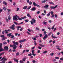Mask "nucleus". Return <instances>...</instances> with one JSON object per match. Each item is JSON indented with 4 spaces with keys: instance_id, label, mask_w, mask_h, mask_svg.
Instances as JSON below:
<instances>
[{
    "instance_id": "4be33fe9",
    "label": "nucleus",
    "mask_w": 63,
    "mask_h": 63,
    "mask_svg": "<svg viewBox=\"0 0 63 63\" xmlns=\"http://www.w3.org/2000/svg\"><path fill=\"white\" fill-rule=\"evenodd\" d=\"M6 20V22H8L9 21V20H8V18H7L6 17L5 18Z\"/></svg>"
},
{
    "instance_id": "0eeeda50",
    "label": "nucleus",
    "mask_w": 63,
    "mask_h": 63,
    "mask_svg": "<svg viewBox=\"0 0 63 63\" xmlns=\"http://www.w3.org/2000/svg\"><path fill=\"white\" fill-rule=\"evenodd\" d=\"M4 49L6 51H8L9 50V47L8 46H5L4 47Z\"/></svg>"
},
{
    "instance_id": "9d476101",
    "label": "nucleus",
    "mask_w": 63,
    "mask_h": 63,
    "mask_svg": "<svg viewBox=\"0 0 63 63\" xmlns=\"http://www.w3.org/2000/svg\"><path fill=\"white\" fill-rule=\"evenodd\" d=\"M48 36L47 35V34H46L45 35V36L43 38V40H45L46 39V38H47Z\"/></svg>"
},
{
    "instance_id": "bb28decb",
    "label": "nucleus",
    "mask_w": 63,
    "mask_h": 63,
    "mask_svg": "<svg viewBox=\"0 0 63 63\" xmlns=\"http://www.w3.org/2000/svg\"><path fill=\"white\" fill-rule=\"evenodd\" d=\"M19 53L18 52H17V53H16V56H18L19 55Z\"/></svg>"
},
{
    "instance_id": "37998d69",
    "label": "nucleus",
    "mask_w": 63,
    "mask_h": 63,
    "mask_svg": "<svg viewBox=\"0 0 63 63\" xmlns=\"http://www.w3.org/2000/svg\"><path fill=\"white\" fill-rule=\"evenodd\" d=\"M19 47H20V48H21V47H22V45H21V44H20Z\"/></svg>"
},
{
    "instance_id": "ea45409f",
    "label": "nucleus",
    "mask_w": 63,
    "mask_h": 63,
    "mask_svg": "<svg viewBox=\"0 0 63 63\" xmlns=\"http://www.w3.org/2000/svg\"><path fill=\"white\" fill-rule=\"evenodd\" d=\"M55 26V25H54V26H53L52 27V28H51L52 30H53V29H54V26Z\"/></svg>"
},
{
    "instance_id": "69168bd1",
    "label": "nucleus",
    "mask_w": 63,
    "mask_h": 63,
    "mask_svg": "<svg viewBox=\"0 0 63 63\" xmlns=\"http://www.w3.org/2000/svg\"><path fill=\"white\" fill-rule=\"evenodd\" d=\"M8 1L9 2H10L11 3H12V0H8Z\"/></svg>"
},
{
    "instance_id": "6e6552de",
    "label": "nucleus",
    "mask_w": 63,
    "mask_h": 63,
    "mask_svg": "<svg viewBox=\"0 0 63 63\" xmlns=\"http://www.w3.org/2000/svg\"><path fill=\"white\" fill-rule=\"evenodd\" d=\"M54 35V34H52L51 37L52 38H53V39H57V38H58L57 37L54 36H53Z\"/></svg>"
},
{
    "instance_id": "a211bd4d",
    "label": "nucleus",
    "mask_w": 63,
    "mask_h": 63,
    "mask_svg": "<svg viewBox=\"0 0 63 63\" xmlns=\"http://www.w3.org/2000/svg\"><path fill=\"white\" fill-rule=\"evenodd\" d=\"M50 14H51V12H49V13L47 15V16H50Z\"/></svg>"
},
{
    "instance_id": "f3484780",
    "label": "nucleus",
    "mask_w": 63,
    "mask_h": 63,
    "mask_svg": "<svg viewBox=\"0 0 63 63\" xmlns=\"http://www.w3.org/2000/svg\"><path fill=\"white\" fill-rule=\"evenodd\" d=\"M3 4H5V5H6V6H7V3L6 1H4L3 2Z\"/></svg>"
},
{
    "instance_id": "c85d7f7f",
    "label": "nucleus",
    "mask_w": 63,
    "mask_h": 63,
    "mask_svg": "<svg viewBox=\"0 0 63 63\" xmlns=\"http://www.w3.org/2000/svg\"><path fill=\"white\" fill-rule=\"evenodd\" d=\"M43 23H44V24L46 25V24H47V22H46L44 21L43 22Z\"/></svg>"
},
{
    "instance_id": "b1692460",
    "label": "nucleus",
    "mask_w": 63,
    "mask_h": 63,
    "mask_svg": "<svg viewBox=\"0 0 63 63\" xmlns=\"http://www.w3.org/2000/svg\"><path fill=\"white\" fill-rule=\"evenodd\" d=\"M3 54H4V52H3L2 53H0V56H2Z\"/></svg>"
},
{
    "instance_id": "13d9d810",
    "label": "nucleus",
    "mask_w": 63,
    "mask_h": 63,
    "mask_svg": "<svg viewBox=\"0 0 63 63\" xmlns=\"http://www.w3.org/2000/svg\"><path fill=\"white\" fill-rule=\"evenodd\" d=\"M53 11H51V15H53Z\"/></svg>"
},
{
    "instance_id": "603ef678",
    "label": "nucleus",
    "mask_w": 63,
    "mask_h": 63,
    "mask_svg": "<svg viewBox=\"0 0 63 63\" xmlns=\"http://www.w3.org/2000/svg\"><path fill=\"white\" fill-rule=\"evenodd\" d=\"M37 14H39L40 13V12L39 11H38L37 12Z\"/></svg>"
},
{
    "instance_id": "864d4df0",
    "label": "nucleus",
    "mask_w": 63,
    "mask_h": 63,
    "mask_svg": "<svg viewBox=\"0 0 63 63\" xmlns=\"http://www.w3.org/2000/svg\"><path fill=\"white\" fill-rule=\"evenodd\" d=\"M22 30H23V28H21V29H20V31H22Z\"/></svg>"
},
{
    "instance_id": "79ce46f5",
    "label": "nucleus",
    "mask_w": 63,
    "mask_h": 63,
    "mask_svg": "<svg viewBox=\"0 0 63 63\" xmlns=\"http://www.w3.org/2000/svg\"><path fill=\"white\" fill-rule=\"evenodd\" d=\"M34 50H32V54H33V53H34Z\"/></svg>"
},
{
    "instance_id": "1a4fd4ad",
    "label": "nucleus",
    "mask_w": 63,
    "mask_h": 63,
    "mask_svg": "<svg viewBox=\"0 0 63 63\" xmlns=\"http://www.w3.org/2000/svg\"><path fill=\"white\" fill-rule=\"evenodd\" d=\"M31 11H35V10H36V8L35 7H33L31 9Z\"/></svg>"
},
{
    "instance_id": "a19ab883",
    "label": "nucleus",
    "mask_w": 63,
    "mask_h": 63,
    "mask_svg": "<svg viewBox=\"0 0 63 63\" xmlns=\"http://www.w3.org/2000/svg\"><path fill=\"white\" fill-rule=\"evenodd\" d=\"M10 47H14V45H10Z\"/></svg>"
},
{
    "instance_id": "052dcab7",
    "label": "nucleus",
    "mask_w": 63,
    "mask_h": 63,
    "mask_svg": "<svg viewBox=\"0 0 63 63\" xmlns=\"http://www.w3.org/2000/svg\"><path fill=\"white\" fill-rule=\"evenodd\" d=\"M54 16L55 17H57V15L55 14V15Z\"/></svg>"
},
{
    "instance_id": "412c9836",
    "label": "nucleus",
    "mask_w": 63,
    "mask_h": 63,
    "mask_svg": "<svg viewBox=\"0 0 63 63\" xmlns=\"http://www.w3.org/2000/svg\"><path fill=\"white\" fill-rule=\"evenodd\" d=\"M4 31H9V32H10V31H11L10 29H8V30H4Z\"/></svg>"
},
{
    "instance_id": "c03bdc74",
    "label": "nucleus",
    "mask_w": 63,
    "mask_h": 63,
    "mask_svg": "<svg viewBox=\"0 0 63 63\" xmlns=\"http://www.w3.org/2000/svg\"><path fill=\"white\" fill-rule=\"evenodd\" d=\"M32 54L31 53H30L29 54H28V55L29 56H31V55H32Z\"/></svg>"
},
{
    "instance_id": "3c124183",
    "label": "nucleus",
    "mask_w": 63,
    "mask_h": 63,
    "mask_svg": "<svg viewBox=\"0 0 63 63\" xmlns=\"http://www.w3.org/2000/svg\"><path fill=\"white\" fill-rule=\"evenodd\" d=\"M0 13L2 12V11H3V10H2V9H0Z\"/></svg>"
},
{
    "instance_id": "ddd939ff",
    "label": "nucleus",
    "mask_w": 63,
    "mask_h": 63,
    "mask_svg": "<svg viewBox=\"0 0 63 63\" xmlns=\"http://www.w3.org/2000/svg\"><path fill=\"white\" fill-rule=\"evenodd\" d=\"M27 16L28 17H29L31 19H32V17L31 16H30V15L29 14H27Z\"/></svg>"
},
{
    "instance_id": "a878e982",
    "label": "nucleus",
    "mask_w": 63,
    "mask_h": 63,
    "mask_svg": "<svg viewBox=\"0 0 63 63\" xmlns=\"http://www.w3.org/2000/svg\"><path fill=\"white\" fill-rule=\"evenodd\" d=\"M47 51H45L43 52V53H44V54H45V53H47Z\"/></svg>"
},
{
    "instance_id": "5fc2aeb1",
    "label": "nucleus",
    "mask_w": 63,
    "mask_h": 63,
    "mask_svg": "<svg viewBox=\"0 0 63 63\" xmlns=\"http://www.w3.org/2000/svg\"><path fill=\"white\" fill-rule=\"evenodd\" d=\"M1 37H2V38H4V37H5V36H4V35H1Z\"/></svg>"
},
{
    "instance_id": "9b49d317",
    "label": "nucleus",
    "mask_w": 63,
    "mask_h": 63,
    "mask_svg": "<svg viewBox=\"0 0 63 63\" xmlns=\"http://www.w3.org/2000/svg\"><path fill=\"white\" fill-rule=\"evenodd\" d=\"M26 40V39H24V40L19 41V43H22V42H24V41H25Z\"/></svg>"
},
{
    "instance_id": "f03ea898",
    "label": "nucleus",
    "mask_w": 63,
    "mask_h": 63,
    "mask_svg": "<svg viewBox=\"0 0 63 63\" xmlns=\"http://www.w3.org/2000/svg\"><path fill=\"white\" fill-rule=\"evenodd\" d=\"M12 34V33L7 34V36H8V37H11V39H13V38L15 37V36H14V35L11 34Z\"/></svg>"
},
{
    "instance_id": "c756f323",
    "label": "nucleus",
    "mask_w": 63,
    "mask_h": 63,
    "mask_svg": "<svg viewBox=\"0 0 63 63\" xmlns=\"http://www.w3.org/2000/svg\"><path fill=\"white\" fill-rule=\"evenodd\" d=\"M3 9L4 11H6V10H7V8L5 7H3Z\"/></svg>"
},
{
    "instance_id": "f704fd0d",
    "label": "nucleus",
    "mask_w": 63,
    "mask_h": 63,
    "mask_svg": "<svg viewBox=\"0 0 63 63\" xmlns=\"http://www.w3.org/2000/svg\"><path fill=\"white\" fill-rule=\"evenodd\" d=\"M36 30H40V29L38 27H36L35 28Z\"/></svg>"
},
{
    "instance_id": "338daca9",
    "label": "nucleus",
    "mask_w": 63,
    "mask_h": 63,
    "mask_svg": "<svg viewBox=\"0 0 63 63\" xmlns=\"http://www.w3.org/2000/svg\"><path fill=\"white\" fill-rule=\"evenodd\" d=\"M4 61H7V59L6 58H4Z\"/></svg>"
},
{
    "instance_id": "f257e3e1",
    "label": "nucleus",
    "mask_w": 63,
    "mask_h": 63,
    "mask_svg": "<svg viewBox=\"0 0 63 63\" xmlns=\"http://www.w3.org/2000/svg\"><path fill=\"white\" fill-rule=\"evenodd\" d=\"M12 42L14 44V47H13V49H16L17 47L16 46H17L18 45V43L17 42H16L14 41H13Z\"/></svg>"
},
{
    "instance_id": "c9c22d12",
    "label": "nucleus",
    "mask_w": 63,
    "mask_h": 63,
    "mask_svg": "<svg viewBox=\"0 0 63 63\" xmlns=\"http://www.w3.org/2000/svg\"><path fill=\"white\" fill-rule=\"evenodd\" d=\"M32 2L31 1H30V2H29V4L30 5H32Z\"/></svg>"
},
{
    "instance_id": "49530a36",
    "label": "nucleus",
    "mask_w": 63,
    "mask_h": 63,
    "mask_svg": "<svg viewBox=\"0 0 63 63\" xmlns=\"http://www.w3.org/2000/svg\"><path fill=\"white\" fill-rule=\"evenodd\" d=\"M32 55H33V56H36V55L34 53H33V54H32Z\"/></svg>"
},
{
    "instance_id": "f8f14e48",
    "label": "nucleus",
    "mask_w": 63,
    "mask_h": 63,
    "mask_svg": "<svg viewBox=\"0 0 63 63\" xmlns=\"http://www.w3.org/2000/svg\"><path fill=\"white\" fill-rule=\"evenodd\" d=\"M21 27V26H18L16 27V28H17V31H18L19 30V29Z\"/></svg>"
},
{
    "instance_id": "4d7b16f0",
    "label": "nucleus",
    "mask_w": 63,
    "mask_h": 63,
    "mask_svg": "<svg viewBox=\"0 0 63 63\" xmlns=\"http://www.w3.org/2000/svg\"><path fill=\"white\" fill-rule=\"evenodd\" d=\"M54 15H53L52 16H51V17H54Z\"/></svg>"
},
{
    "instance_id": "2eb2a0df",
    "label": "nucleus",
    "mask_w": 63,
    "mask_h": 63,
    "mask_svg": "<svg viewBox=\"0 0 63 63\" xmlns=\"http://www.w3.org/2000/svg\"><path fill=\"white\" fill-rule=\"evenodd\" d=\"M14 61H16L17 63H18V60L16 59H14Z\"/></svg>"
},
{
    "instance_id": "39448f33",
    "label": "nucleus",
    "mask_w": 63,
    "mask_h": 63,
    "mask_svg": "<svg viewBox=\"0 0 63 63\" xmlns=\"http://www.w3.org/2000/svg\"><path fill=\"white\" fill-rule=\"evenodd\" d=\"M17 15H16V16H14L13 18V20H15L16 21H17L18 20V19H17V18L16 17H17Z\"/></svg>"
},
{
    "instance_id": "0e129e2a",
    "label": "nucleus",
    "mask_w": 63,
    "mask_h": 63,
    "mask_svg": "<svg viewBox=\"0 0 63 63\" xmlns=\"http://www.w3.org/2000/svg\"><path fill=\"white\" fill-rule=\"evenodd\" d=\"M32 62H33V63H36V61L35 60H32Z\"/></svg>"
},
{
    "instance_id": "a18cd8bd",
    "label": "nucleus",
    "mask_w": 63,
    "mask_h": 63,
    "mask_svg": "<svg viewBox=\"0 0 63 63\" xmlns=\"http://www.w3.org/2000/svg\"><path fill=\"white\" fill-rule=\"evenodd\" d=\"M55 59H59V58L58 57H55Z\"/></svg>"
},
{
    "instance_id": "393cba45",
    "label": "nucleus",
    "mask_w": 63,
    "mask_h": 63,
    "mask_svg": "<svg viewBox=\"0 0 63 63\" xmlns=\"http://www.w3.org/2000/svg\"><path fill=\"white\" fill-rule=\"evenodd\" d=\"M36 3H35V2H33V5L34 6H36Z\"/></svg>"
},
{
    "instance_id": "de8ad7c7",
    "label": "nucleus",
    "mask_w": 63,
    "mask_h": 63,
    "mask_svg": "<svg viewBox=\"0 0 63 63\" xmlns=\"http://www.w3.org/2000/svg\"><path fill=\"white\" fill-rule=\"evenodd\" d=\"M7 11L8 12H10L11 11V9H7Z\"/></svg>"
},
{
    "instance_id": "6ab92c4d",
    "label": "nucleus",
    "mask_w": 63,
    "mask_h": 63,
    "mask_svg": "<svg viewBox=\"0 0 63 63\" xmlns=\"http://www.w3.org/2000/svg\"><path fill=\"white\" fill-rule=\"evenodd\" d=\"M27 6H24V7H23V9L24 10H26V9H27Z\"/></svg>"
},
{
    "instance_id": "e433bc0d",
    "label": "nucleus",
    "mask_w": 63,
    "mask_h": 63,
    "mask_svg": "<svg viewBox=\"0 0 63 63\" xmlns=\"http://www.w3.org/2000/svg\"><path fill=\"white\" fill-rule=\"evenodd\" d=\"M14 23H15V24L16 25H17L18 24V23H17L16 22H14Z\"/></svg>"
},
{
    "instance_id": "bf43d9fd",
    "label": "nucleus",
    "mask_w": 63,
    "mask_h": 63,
    "mask_svg": "<svg viewBox=\"0 0 63 63\" xmlns=\"http://www.w3.org/2000/svg\"><path fill=\"white\" fill-rule=\"evenodd\" d=\"M19 8H17V10H16V11H19Z\"/></svg>"
},
{
    "instance_id": "aec40b11",
    "label": "nucleus",
    "mask_w": 63,
    "mask_h": 63,
    "mask_svg": "<svg viewBox=\"0 0 63 63\" xmlns=\"http://www.w3.org/2000/svg\"><path fill=\"white\" fill-rule=\"evenodd\" d=\"M49 4H52V5H54V3L52 2H49Z\"/></svg>"
},
{
    "instance_id": "5701e85b",
    "label": "nucleus",
    "mask_w": 63,
    "mask_h": 63,
    "mask_svg": "<svg viewBox=\"0 0 63 63\" xmlns=\"http://www.w3.org/2000/svg\"><path fill=\"white\" fill-rule=\"evenodd\" d=\"M10 29H12V30H13L15 29V28L14 27H10Z\"/></svg>"
},
{
    "instance_id": "423d86ee",
    "label": "nucleus",
    "mask_w": 63,
    "mask_h": 63,
    "mask_svg": "<svg viewBox=\"0 0 63 63\" xmlns=\"http://www.w3.org/2000/svg\"><path fill=\"white\" fill-rule=\"evenodd\" d=\"M58 5H56L54 6H51L50 7V8L51 9H55V8H56L57 7Z\"/></svg>"
},
{
    "instance_id": "72a5a7b5",
    "label": "nucleus",
    "mask_w": 63,
    "mask_h": 63,
    "mask_svg": "<svg viewBox=\"0 0 63 63\" xmlns=\"http://www.w3.org/2000/svg\"><path fill=\"white\" fill-rule=\"evenodd\" d=\"M3 45H6L7 44V42H4L3 43Z\"/></svg>"
},
{
    "instance_id": "09e8293b",
    "label": "nucleus",
    "mask_w": 63,
    "mask_h": 63,
    "mask_svg": "<svg viewBox=\"0 0 63 63\" xmlns=\"http://www.w3.org/2000/svg\"><path fill=\"white\" fill-rule=\"evenodd\" d=\"M38 48L39 49H42V47H38Z\"/></svg>"
},
{
    "instance_id": "cd10ccee",
    "label": "nucleus",
    "mask_w": 63,
    "mask_h": 63,
    "mask_svg": "<svg viewBox=\"0 0 63 63\" xmlns=\"http://www.w3.org/2000/svg\"><path fill=\"white\" fill-rule=\"evenodd\" d=\"M46 0H44L42 1V3L43 4L44 3H46Z\"/></svg>"
},
{
    "instance_id": "7c9ffc66",
    "label": "nucleus",
    "mask_w": 63,
    "mask_h": 63,
    "mask_svg": "<svg viewBox=\"0 0 63 63\" xmlns=\"http://www.w3.org/2000/svg\"><path fill=\"white\" fill-rule=\"evenodd\" d=\"M32 39H33V40L34 41H36L37 40V39H36V38H35L34 37H32Z\"/></svg>"
},
{
    "instance_id": "7ed1b4c3",
    "label": "nucleus",
    "mask_w": 63,
    "mask_h": 63,
    "mask_svg": "<svg viewBox=\"0 0 63 63\" xmlns=\"http://www.w3.org/2000/svg\"><path fill=\"white\" fill-rule=\"evenodd\" d=\"M36 21V20H35L34 18H33L32 20L31 21H30V22H31V24H32V25H33V24L34 23H35Z\"/></svg>"
},
{
    "instance_id": "20e7f679",
    "label": "nucleus",
    "mask_w": 63,
    "mask_h": 63,
    "mask_svg": "<svg viewBox=\"0 0 63 63\" xmlns=\"http://www.w3.org/2000/svg\"><path fill=\"white\" fill-rule=\"evenodd\" d=\"M2 46H3V45H2V43H0V49L1 51H4V49L2 48Z\"/></svg>"
},
{
    "instance_id": "58836bf2",
    "label": "nucleus",
    "mask_w": 63,
    "mask_h": 63,
    "mask_svg": "<svg viewBox=\"0 0 63 63\" xmlns=\"http://www.w3.org/2000/svg\"><path fill=\"white\" fill-rule=\"evenodd\" d=\"M4 58H5V57H3L0 60V61H2L3 59H4Z\"/></svg>"
},
{
    "instance_id": "774afa93",
    "label": "nucleus",
    "mask_w": 63,
    "mask_h": 63,
    "mask_svg": "<svg viewBox=\"0 0 63 63\" xmlns=\"http://www.w3.org/2000/svg\"><path fill=\"white\" fill-rule=\"evenodd\" d=\"M56 47H58V48H59V47H60V46H56Z\"/></svg>"
},
{
    "instance_id": "4c0bfd02",
    "label": "nucleus",
    "mask_w": 63,
    "mask_h": 63,
    "mask_svg": "<svg viewBox=\"0 0 63 63\" xmlns=\"http://www.w3.org/2000/svg\"><path fill=\"white\" fill-rule=\"evenodd\" d=\"M31 8V6H30L28 8H27V10H29L30 8Z\"/></svg>"
},
{
    "instance_id": "6e6d98bb",
    "label": "nucleus",
    "mask_w": 63,
    "mask_h": 63,
    "mask_svg": "<svg viewBox=\"0 0 63 63\" xmlns=\"http://www.w3.org/2000/svg\"><path fill=\"white\" fill-rule=\"evenodd\" d=\"M2 41H4L5 40V38H2L1 39Z\"/></svg>"
},
{
    "instance_id": "8fccbe9b",
    "label": "nucleus",
    "mask_w": 63,
    "mask_h": 63,
    "mask_svg": "<svg viewBox=\"0 0 63 63\" xmlns=\"http://www.w3.org/2000/svg\"><path fill=\"white\" fill-rule=\"evenodd\" d=\"M60 59L61 60H62V61H63V58H60Z\"/></svg>"
},
{
    "instance_id": "dca6fc26",
    "label": "nucleus",
    "mask_w": 63,
    "mask_h": 63,
    "mask_svg": "<svg viewBox=\"0 0 63 63\" xmlns=\"http://www.w3.org/2000/svg\"><path fill=\"white\" fill-rule=\"evenodd\" d=\"M48 6H49V5H48L47 4L44 6V8H47L48 7Z\"/></svg>"
},
{
    "instance_id": "4468645a",
    "label": "nucleus",
    "mask_w": 63,
    "mask_h": 63,
    "mask_svg": "<svg viewBox=\"0 0 63 63\" xmlns=\"http://www.w3.org/2000/svg\"><path fill=\"white\" fill-rule=\"evenodd\" d=\"M39 46H41V47H45V45H44L42 44H39Z\"/></svg>"
},
{
    "instance_id": "e2e57ef3",
    "label": "nucleus",
    "mask_w": 63,
    "mask_h": 63,
    "mask_svg": "<svg viewBox=\"0 0 63 63\" xmlns=\"http://www.w3.org/2000/svg\"><path fill=\"white\" fill-rule=\"evenodd\" d=\"M2 63H5V62L4 61V60L2 61Z\"/></svg>"
},
{
    "instance_id": "680f3d73",
    "label": "nucleus",
    "mask_w": 63,
    "mask_h": 63,
    "mask_svg": "<svg viewBox=\"0 0 63 63\" xmlns=\"http://www.w3.org/2000/svg\"><path fill=\"white\" fill-rule=\"evenodd\" d=\"M36 6H37L39 8L40 7V6H39V5H38V4H36Z\"/></svg>"
},
{
    "instance_id": "473e14b6",
    "label": "nucleus",
    "mask_w": 63,
    "mask_h": 63,
    "mask_svg": "<svg viewBox=\"0 0 63 63\" xmlns=\"http://www.w3.org/2000/svg\"><path fill=\"white\" fill-rule=\"evenodd\" d=\"M50 55L51 56H53L54 55V53H50Z\"/></svg>"
},
{
    "instance_id": "2f4dec72",
    "label": "nucleus",
    "mask_w": 63,
    "mask_h": 63,
    "mask_svg": "<svg viewBox=\"0 0 63 63\" xmlns=\"http://www.w3.org/2000/svg\"><path fill=\"white\" fill-rule=\"evenodd\" d=\"M15 27V25L14 24L13 25H12V26L11 27Z\"/></svg>"
}]
</instances>
